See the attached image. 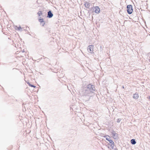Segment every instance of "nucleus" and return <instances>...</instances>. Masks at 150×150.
Returning <instances> with one entry per match:
<instances>
[{
	"label": "nucleus",
	"instance_id": "f257e3e1",
	"mask_svg": "<svg viewBox=\"0 0 150 150\" xmlns=\"http://www.w3.org/2000/svg\"><path fill=\"white\" fill-rule=\"evenodd\" d=\"M96 91L94 85L90 84L82 88L79 91V93L83 99L85 101H88L92 97V94Z\"/></svg>",
	"mask_w": 150,
	"mask_h": 150
},
{
	"label": "nucleus",
	"instance_id": "f03ea898",
	"mask_svg": "<svg viewBox=\"0 0 150 150\" xmlns=\"http://www.w3.org/2000/svg\"><path fill=\"white\" fill-rule=\"evenodd\" d=\"M104 137L106 138V140L108 141L109 143L108 144V147L110 149H113L114 146V143L113 141L110 139V137L108 136H105Z\"/></svg>",
	"mask_w": 150,
	"mask_h": 150
},
{
	"label": "nucleus",
	"instance_id": "7ed1b4c3",
	"mask_svg": "<svg viewBox=\"0 0 150 150\" xmlns=\"http://www.w3.org/2000/svg\"><path fill=\"white\" fill-rule=\"evenodd\" d=\"M127 13L129 14H132L133 11L132 6L131 5H128L127 6Z\"/></svg>",
	"mask_w": 150,
	"mask_h": 150
},
{
	"label": "nucleus",
	"instance_id": "20e7f679",
	"mask_svg": "<svg viewBox=\"0 0 150 150\" xmlns=\"http://www.w3.org/2000/svg\"><path fill=\"white\" fill-rule=\"evenodd\" d=\"M111 133L114 139H117V138L118 136V134L116 132L112 130L111 131Z\"/></svg>",
	"mask_w": 150,
	"mask_h": 150
},
{
	"label": "nucleus",
	"instance_id": "39448f33",
	"mask_svg": "<svg viewBox=\"0 0 150 150\" xmlns=\"http://www.w3.org/2000/svg\"><path fill=\"white\" fill-rule=\"evenodd\" d=\"M93 46L92 45H89L87 48V50L88 52L92 53L93 52Z\"/></svg>",
	"mask_w": 150,
	"mask_h": 150
},
{
	"label": "nucleus",
	"instance_id": "423d86ee",
	"mask_svg": "<svg viewBox=\"0 0 150 150\" xmlns=\"http://www.w3.org/2000/svg\"><path fill=\"white\" fill-rule=\"evenodd\" d=\"M93 11H94L96 13H98L100 11L99 8L98 7L96 6L95 7L93 6Z\"/></svg>",
	"mask_w": 150,
	"mask_h": 150
},
{
	"label": "nucleus",
	"instance_id": "0eeeda50",
	"mask_svg": "<svg viewBox=\"0 0 150 150\" xmlns=\"http://www.w3.org/2000/svg\"><path fill=\"white\" fill-rule=\"evenodd\" d=\"M53 14L52 13L51 11L49 10L47 12V17L49 18H51L53 17Z\"/></svg>",
	"mask_w": 150,
	"mask_h": 150
},
{
	"label": "nucleus",
	"instance_id": "6e6552de",
	"mask_svg": "<svg viewBox=\"0 0 150 150\" xmlns=\"http://www.w3.org/2000/svg\"><path fill=\"white\" fill-rule=\"evenodd\" d=\"M39 21L40 23H42V26H44V25L45 24V22L43 21V19L41 17H40V19H39Z\"/></svg>",
	"mask_w": 150,
	"mask_h": 150
},
{
	"label": "nucleus",
	"instance_id": "1a4fd4ad",
	"mask_svg": "<svg viewBox=\"0 0 150 150\" xmlns=\"http://www.w3.org/2000/svg\"><path fill=\"white\" fill-rule=\"evenodd\" d=\"M139 97V95L137 93H136L133 94V98L135 99H137Z\"/></svg>",
	"mask_w": 150,
	"mask_h": 150
},
{
	"label": "nucleus",
	"instance_id": "9d476101",
	"mask_svg": "<svg viewBox=\"0 0 150 150\" xmlns=\"http://www.w3.org/2000/svg\"><path fill=\"white\" fill-rule=\"evenodd\" d=\"M85 7L87 8H88L90 5H91V4L90 3H87V2H86L84 4Z\"/></svg>",
	"mask_w": 150,
	"mask_h": 150
},
{
	"label": "nucleus",
	"instance_id": "9b49d317",
	"mask_svg": "<svg viewBox=\"0 0 150 150\" xmlns=\"http://www.w3.org/2000/svg\"><path fill=\"white\" fill-rule=\"evenodd\" d=\"M103 47L101 45L98 46V48L99 50L100 51H103Z\"/></svg>",
	"mask_w": 150,
	"mask_h": 150
},
{
	"label": "nucleus",
	"instance_id": "f8f14e48",
	"mask_svg": "<svg viewBox=\"0 0 150 150\" xmlns=\"http://www.w3.org/2000/svg\"><path fill=\"white\" fill-rule=\"evenodd\" d=\"M131 143L132 144L134 145L136 143L135 140L134 139H132L131 140Z\"/></svg>",
	"mask_w": 150,
	"mask_h": 150
},
{
	"label": "nucleus",
	"instance_id": "ddd939ff",
	"mask_svg": "<svg viewBox=\"0 0 150 150\" xmlns=\"http://www.w3.org/2000/svg\"><path fill=\"white\" fill-rule=\"evenodd\" d=\"M37 14L39 16H40L42 14V12L41 11H39L38 13Z\"/></svg>",
	"mask_w": 150,
	"mask_h": 150
},
{
	"label": "nucleus",
	"instance_id": "4468645a",
	"mask_svg": "<svg viewBox=\"0 0 150 150\" xmlns=\"http://www.w3.org/2000/svg\"><path fill=\"white\" fill-rule=\"evenodd\" d=\"M17 27L18 28V30H21L22 29V28H21L20 26H19L18 27L17 26Z\"/></svg>",
	"mask_w": 150,
	"mask_h": 150
},
{
	"label": "nucleus",
	"instance_id": "2eb2a0df",
	"mask_svg": "<svg viewBox=\"0 0 150 150\" xmlns=\"http://www.w3.org/2000/svg\"><path fill=\"white\" fill-rule=\"evenodd\" d=\"M29 86L32 87H33L34 88H35L36 87V86H34L31 84H30Z\"/></svg>",
	"mask_w": 150,
	"mask_h": 150
},
{
	"label": "nucleus",
	"instance_id": "dca6fc26",
	"mask_svg": "<svg viewBox=\"0 0 150 150\" xmlns=\"http://www.w3.org/2000/svg\"><path fill=\"white\" fill-rule=\"evenodd\" d=\"M121 119H120V118H119L117 120V122L118 123H119L120 122V121H121Z\"/></svg>",
	"mask_w": 150,
	"mask_h": 150
},
{
	"label": "nucleus",
	"instance_id": "f3484780",
	"mask_svg": "<svg viewBox=\"0 0 150 150\" xmlns=\"http://www.w3.org/2000/svg\"><path fill=\"white\" fill-rule=\"evenodd\" d=\"M27 83L28 85L29 86L31 84L29 82H27Z\"/></svg>",
	"mask_w": 150,
	"mask_h": 150
},
{
	"label": "nucleus",
	"instance_id": "a211bd4d",
	"mask_svg": "<svg viewBox=\"0 0 150 150\" xmlns=\"http://www.w3.org/2000/svg\"><path fill=\"white\" fill-rule=\"evenodd\" d=\"M25 51L23 50V52H24Z\"/></svg>",
	"mask_w": 150,
	"mask_h": 150
},
{
	"label": "nucleus",
	"instance_id": "6ab92c4d",
	"mask_svg": "<svg viewBox=\"0 0 150 150\" xmlns=\"http://www.w3.org/2000/svg\"><path fill=\"white\" fill-rule=\"evenodd\" d=\"M122 87L123 88H124V87L123 86H122Z\"/></svg>",
	"mask_w": 150,
	"mask_h": 150
},
{
	"label": "nucleus",
	"instance_id": "aec40b11",
	"mask_svg": "<svg viewBox=\"0 0 150 150\" xmlns=\"http://www.w3.org/2000/svg\"><path fill=\"white\" fill-rule=\"evenodd\" d=\"M149 98L150 99V96H149Z\"/></svg>",
	"mask_w": 150,
	"mask_h": 150
}]
</instances>
